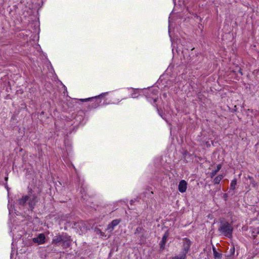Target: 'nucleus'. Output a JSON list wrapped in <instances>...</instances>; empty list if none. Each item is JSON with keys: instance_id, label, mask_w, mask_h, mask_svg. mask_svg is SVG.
<instances>
[{"instance_id": "nucleus-3", "label": "nucleus", "mask_w": 259, "mask_h": 259, "mask_svg": "<svg viewBox=\"0 0 259 259\" xmlns=\"http://www.w3.org/2000/svg\"><path fill=\"white\" fill-rule=\"evenodd\" d=\"M191 245V241L185 238L183 240V248L182 250V253L185 254L187 255V254L189 252L190 250V247Z\"/></svg>"}, {"instance_id": "nucleus-9", "label": "nucleus", "mask_w": 259, "mask_h": 259, "mask_svg": "<svg viewBox=\"0 0 259 259\" xmlns=\"http://www.w3.org/2000/svg\"><path fill=\"white\" fill-rule=\"evenodd\" d=\"M65 235L62 234L61 235H58L55 236L52 240V243L53 244H57L58 243L62 242L64 236Z\"/></svg>"}, {"instance_id": "nucleus-6", "label": "nucleus", "mask_w": 259, "mask_h": 259, "mask_svg": "<svg viewBox=\"0 0 259 259\" xmlns=\"http://www.w3.org/2000/svg\"><path fill=\"white\" fill-rule=\"evenodd\" d=\"M62 242L64 248L69 247L71 243L70 237L65 235Z\"/></svg>"}, {"instance_id": "nucleus-14", "label": "nucleus", "mask_w": 259, "mask_h": 259, "mask_svg": "<svg viewBox=\"0 0 259 259\" xmlns=\"http://www.w3.org/2000/svg\"><path fill=\"white\" fill-rule=\"evenodd\" d=\"M218 172V171L216 169H215L214 170H213L211 173H210V177L211 178H213L216 174Z\"/></svg>"}, {"instance_id": "nucleus-19", "label": "nucleus", "mask_w": 259, "mask_h": 259, "mask_svg": "<svg viewBox=\"0 0 259 259\" xmlns=\"http://www.w3.org/2000/svg\"><path fill=\"white\" fill-rule=\"evenodd\" d=\"M88 100V99H83V100H83V101H87V100Z\"/></svg>"}, {"instance_id": "nucleus-10", "label": "nucleus", "mask_w": 259, "mask_h": 259, "mask_svg": "<svg viewBox=\"0 0 259 259\" xmlns=\"http://www.w3.org/2000/svg\"><path fill=\"white\" fill-rule=\"evenodd\" d=\"M223 178L224 176L223 175H220L217 176L213 180V183L215 184H219Z\"/></svg>"}, {"instance_id": "nucleus-11", "label": "nucleus", "mask_w": 259, "mask_h": 259, "mask_svg": "<svg viewBox=\"0 0 259 259\" xmlns=\"http://www.w3.org/2000/svg\"><path fill=\"white\" fill-rule=\"evenodd\" d=\"M213 253L214 258L221 259L222 257V254L217 252L215 248H213Z\"/></svg>"}, {"instance_id": "nucleus-4", "label": "nucleus", "mask_w": 259, "mask_h": 259, "mask_svg": "<svg viewBox=\"0 0 259 259\" xmlns=\"http://www.w3.org/2000/svg\"><path fill=\"white\" fill-rule=\"evenodd\" d=\"M33 242L38 244H43L46 242V236L42 233L39 234L36 237L33 238Z\"/></svg>"}, {"instance_id": "nucleus-15", "label": "nucleus", "mask_w": 259, "mask_h": 259, "mask_svg": "<svg viewBox=\"0 0 259 259\" xmlns=\"http://www.w3.org/2000/svg\"><path fill=\"white\" fill-rule=\"evenodd\" d=\"M99 99V98L95 97V98H92V100L93 101L95 100L96 102H97V104L98 105L101 102V101H98Z\"/></svg>"}, {"instance_id": "nucleus-18", "label": "nucleus", "mask_w": 259, "mask_h": 259, "mask_svg": "<svg viewBox=\"0 0 259 259\" xmlns=\"http://www.w3.org/2000/svg\"><path fill=\"white\" fill-rule=\"evenodd\" d=\"M257 233L259 234V228L257 229Z\"/></svg>"}, {"instance_id": "nucleus-7", "label": "nucleus", "mask_w": 259, "mask_h": 259, "mask_svg": "<svg viewBox=\"0 0 259 259\" xmlns=\"http://www.w3.org/2000/svg\"><path fill=\"white\" fill-rule=\"evenodd\" d=\"M120 223V221L119 220H114L112 221V222L109 224L107 227V230L110 231V232H112L115 226H116Z\"/></svg>"}, {"instance_id": "nucleus-8", "label": "nucleus", "mask_w": 259, "mask_h": 259, "mask_svg": "<svg viewBox=\"0 0 259 259\" xmlns=\"http://www.w3.org/2000/svg\"><path fill=\"white\" fill-rule=\"evenodd\" d=\"M168 237V232H165V234L163 235L162 240L160 242V248L161 249H163L165 247V245L167 240V239Z\"/></svg>"}, {"instance_id": "nucleus-17", "label": "nucleus", "mask_w": 259, "mask_h": 259, "mask_svg": "<svg viewBox=\"0 0 259 259\" xmlns=\"http://www.w3.org/2000/svg\"><path fill=\"white\" fill-rule=\"evenodd\" d=\"M100 235L102 237H106V235H104V233L103 232H100Z\"/></svg>"}, {"instance_id": "nucleus-5", "label": "nucleus", "mask_w": 259, "mask_h": 259, "mask_svg": "<svg viewBox=\"0 0 259 259\" xmlns=\"http://www.w3.org/2000/svg\"><path fill=\"white\" fill-rule=\"evenodd\" d=\"M187 188V183L185 180H181L178 185L179 191L181 193L186 192Z\"/></svg>"}, {"instance_id": "nucleus-2", "label": "nucleus", "mask_w": 259, "mask_h": 259, "mask_svg": "<svg viewBox=\"0 0 259 259\" xmlns=\"http://www.w3.org/2000/svg\"><path fill=\"white\" fill-rule=\"evenodd\" d=\"M27 201L30 207L33 208L36 203L37 202V197L35 195H33L32 196H24L19 200V203L20 204H24Z\"/></svg>"}, {"instance_id": "nucleus-12", "label": "nucleus", "mask_w": 259, "mask_h": 259, "mask_svg": "<svg viewBox=\"0 0 259 259\" xmlns=\"http://www.w3.org/2000/svg\"><path fill=\"white\" fill-rule=\"evenodd\" d=\"M187 255L183 253L182 252L178 255H175L171 257V259H186Z\"/></svg>"}, {"instance_id": "nucleus-16", "label": "nucleus", "mask_w": 259, "mask_h": 259, "mask_svg": "<svg viewBox=\"0 0 259 259\" xmlns=\"http://www.w3.org/2000/svg\"><path fill=\"white\" fill-rule=\"evenodd\" d=\"M222 168V165L219 164L217 165V170L219 171Z\"/></svg>"}, {"instance_id": "nucleus-13", "label": "nucleus", "mask_w": 259, "mask_h": 259, "mask_svg": "<svg viewBox=\"0 0 259 259\" xmlns=\"http://www.w3.org/2000/svg\"><path fill=\"white\" fill-rule=\"evenodd\" d=\"M237 184V181L236 179H234L231 181L230 184V188L232 190H234L235 189V186Z\"/></svg>"}, {"instance_id": "nucleus-1", "label": "nucleus", "mask_w": 259, "mask_h": 259, "mask_svg": "<svg viewBox=\"0 0 259 259\" xmlns=\"http://www.w3.org/2000/svg\"><path fill=\"white\" fill-rule=\"evenodd\" d=\"M219 231L226 237L230 238L232 236L233 227L228 222L221 223Z\"/></svg>"}]
</instances>
